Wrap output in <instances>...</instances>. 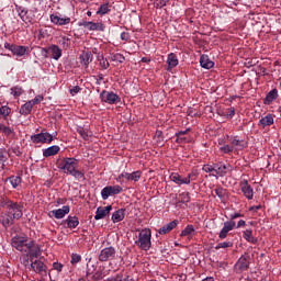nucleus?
Here are the masks:
<instances>
[{"label": "nucleus", "instance_id": "nucleus-1", "mask_svg": "<svg viewBox=\"0 0 281 281\" xmlns=\"http://www.w3.org/2000/svg\"><path fill=\"white\" fill-rule=\"evenodd\" d=\"M77 167L78 159L76 158H65L59 164V168L65 172V175H71L75 179H85V173L80 170H76Z\"/></svg>", "mask_w": 281, "mask_h": 281}, {"label": "nucleus", "instance_id": "nucleus-2", "mask_svg": "<svg viewBox=\"0 0 281 281\" xmlns=\"http://www.w3.org/2000/svg\"><path fill=\"white\" fill-rule=\"evenodd\" d=\"M153 236V233L150 232V229L145 228L142 229L138 234V240L135 241V245H137V247H139V249H143V251H148V249H150V238Z\"/></svg>", "mask_w": 281, "mask_h": 281}, {"label": "nucleus", "instance_id": "nucleus-3", "mask_svg": "<svg viewBox=\"0 0 281 281\" xmlns=\"http://www.w3.org/2000/svg\"><path fill=\"white\" fill-rule=\"evenodd\" d=\"M29 271H34V273L42 276V278H47V265H45L41 258L31 259V268Z\"/></svg>", "mask_w": 281, "mask_h": 281}, {"label": "nucleus", "instance_id": "nucleus-4", "mask_svg": "<svg viewBox=\"0 0 281 281\" xmlns=\"http://www.w3.org/2000/svg\"><path fill=\"white\" fill-rule=\"evenodd\" d=\"M251 258L249 255L241 256L234 266L235 273H243L249 269Z\"/></svg>", "mask_w": 281, "mask_h": 281}, {"label": "nucleus", "instance_id": "nucleus-5", "mask_svg": "<svg viewBox=\"0 0 281 281\" xmlns=\"http://www.w3.org/2000/svg\"><path fill=\"white\" fill-rule=\"evenodd\" d=\"M33 144H52L54 136L47 132L40 133L31 136Z\"/></svg>", "mask_w": 281, "mask_h": 281}, {"label": "nucleus", "instance_id": "nucleus-6", "mask_svg": "<svg viewBox=\"0 0 281 281\" xmlns=\"http://www.w3.org/2000/svg\"><path fill=\"white\" fill-rule=\"evenodd\" d=\"M7 213L13 218L19 221L23 216V205L13 202L9 207L7 209Z\"/></svg>", "mask_w": 281, "mask_h": 281}, {"label": "nucleus", "instance_id": "nucleus-7", "mask_svg": "<svg viewBox=\"0 0 281 281\" xmlns=\"http://www.w3.org/2000/svg\"><path fill=\"white\" fill-rule=\"evenodd\" d=\"M115 248L113 246L103 248L99 254L100 262H109V260H113L115 258Z\"/></svg>", "mask_w": 281, "mask_h": 281}, {"label": "nucleus", "instance_id": "nucleus-8", "mask_svg": "<svg viewBox=\"0 0 281 281\" xmlns=\"http://www.w3.org/2000/svg\"><path fill=\"white\" fill-rule=\"evenodd\" d=\"M12 247L18 249V251L27 252V247H31L30 241L23 239V237H13L11 241Z\"/></svg>", "mask_w": 281, "mask_h": 281}, {"label": "nucleus", "instance_id": "nucleus-9", "mask_svg": "<svg viewBox=\"0 0 281 281\" xmlns=\"http://www.w3.org/2000/svg\"><path fill=\"white\" fill-rule=\"evenodd\" d=\"M29 245L31 246H26V251H27V255L31 257V260H38V257L42 254L41 247L34 244L33 240H30Z\"/></svg>", "mask_w": 281, "mask_h": 281}, {"label": "nucleus", "instance_id": "nucleus-10", "mask_svg": "<svg viewBox=\"0 0 281 281\" xmlns=\"http://www.w3.org/2000/svg\"><path fill=\"white\" fill-rule=\"evenodd\" d=\"M100 98L102 102H106V104H117V102H120V95L114 92L102 91Z\"/></svg>", "mask_w": 281, "mask_h": 281}, {"label": "nucleus", "instance_id": "nucleus-11", "mask_svg": "<svg viewBox=\"0 0 281 281\" xmlns=\"http://www.w3.org/2000/svg\"><path fill=\"white\" fill-rule=\"evenodd\" d=\"M112 210H113V206L111 205H108L105 207L99 206L97 209L95 216H94L95 221H100L104 218L105 216H108V214H111Z\"/></svg>", "mask_w": 281, "mask_h": 281}, {"label": "nucleus", "instance_id": "nucleus-12", "mask_svg": "<svg viewBox=\"0 0 281 281\" xmlns=\"http://www.w3.org/2000/svg\"><path fill=\"white\" fill-rule=\"evenodd\" d=\"M227 172H232V166L231 165H222L218 167V165H215V173H212V177H225Z\"/></svg>", "mask_w": 281, "mask_h": 281}, {"label": "nucleus", "instance_id": "nucleus-13", "mask_svg": "<svg viewBox=\"0 0 281 281\" xmlns=\"http://www.w3.org/2000/svg\"><path fill=\"white\" fill-rule=\"evenodd\" d=\"M16 12L24 23H32V16L25 8L16 5Z\"/></svg>", "mask_w": 281, "mask_h": 281}, {"label": "nucleus", "instance_id": "nucleus-14", "mask_svg": "<svg viewBox=\"0 0 281 281\" xmlns=\"http://www.w3.org/2000/svg\"><path fill=\"white\" fill-rule=\"evenodd\" d=\"M177 225H179V221H172L166 225H164L161 228H159L158 234H170V232H172V229H175V227H177Z\"/></svg>", "mask_w": 281, "mask_h": 281}, {"label": "nucleus", "instance_id": "nucleus-15", "mask_svg": "<svg viewBox=\"0 0 281 281\" xmlns=\"http://www.w3.org/2000/svg\"><path fill=\"white\" fill-rule=\"evenodd\" d=\"M170 180L173 181V183H178V186H189L190 179L189 178H182L179 173H171Z\"/></svg>", "mask_w": 281, "mask_h": 281}, {"label": "nucleus", "instance_id": "nucleus-16", "mask_svg": "<svg viewBox=\"0 0 281 281\" xmlns=\"http://www.w3.org/2000/svg\"><path fill=\"white\" fill-rule=\"evenodd\" d=\"M65 225H67V227L69 229H76V227L78 225H80V221H78L77 216H71L69 215L65 221H64Z\"/></svg>", "mask_w": 281, "mask_h": 281}, {"label": "nucleus", "instance_id": "nucleus-17", "mask_svg": "<svg viewBox=\"0 0 281 281\" xmlns=\"http://www.w3.org/2000/svg\"><path fill=\"white\" fill-rule=\"evenodd\" d=\"M200 65L203 67V69H212V67H214V61L210 59V56L202 55L200 57Z\"/></svg>", "mask_w": 281, "mask_h": 281}, {"label": "nucleus", "instance_id": "nucleus-18", "mask_svg": "<svg viewBox=\"0 0 281 281\" xmlns=\"http://www.w3.org/2000/svg\"><path fill=\"white\" fill-rule=\"evenodd\" d=\"M241 191L246 199L251 200L254 199V189L251 186H249V182L245 181L244 184L241 186Z\"/></svg>", "mask_w": 281, "mask_h": 281}, {"label": "nucleus", "instance_id": "nucleus-19", "mask_svg": "<svg viewBox=\"0 0 281 281\" xmlns=\"http://www.w3.org/2000/svg\"><path fill=\"white\" fill-rule=\"evenodd\" d=\"M60 153V147L58 145H53L43 150L44 157H54V155H58Z\"/></svg>", "mask_w": 281, "mask_h": 281}, {"label": "nucleus", "instance_id": "nucleus-20", "mask_svg": "<svg viewBox=\"0 0 281 281\" xmlns=\"http://www.w3.org/2000/svg\"><path fill=\"white\" fill-rule=\"evenodd\" d=\"M69 205H65L61 209L52 211V214H54L55 218H65L66 214H69Z\"/></svg>", "mask_w": 281, "mask_h": 281}, {"label": "nucleus", "instance_id": "nucleus-21", "mask_svg": "<svg viewBox=\"0 0 281 281\" xmlns=\"http://www.w3.org/2000/svg\"><path fill=\"white\" fill-rule=\"evenodd\" d=\"M79 59H80L81 65H83L85 67H89V63H91V60H93V55L91 53L83 52L80 55Z\"/></svg>", "mask_w": 281, "mask_h": 281}, {"label": "nucleus", "instance_id": "nucleus-22", "mask_svg": "<svg viewBox=\"0 0 281 281\" xmlns=\"http://www.w3.org/2000/svg\"><path fill=\"white\" fill-rule=\"evenodd\" d=\"M167 65L168 69H175V67L179 65V59H177V55H175V53L168 55Z\"/></svg>", "mask_w": 281, "mask_h": 281}, {"label": "nucleus", "instance_id": "nucleus-23", "mask_svg": "<svg viewBox=\"0 0 281 281\" xmlns=\"http://www.w3.org/2000/svg\"><path fill=\"white\" fill-rule=\"evenodd\" d=\"M20 262L21 265L24 266V268L30 271L31 267H32V257L30 255H22L20 257Z\"/></svg>", "mask_w": 281, "mask_h": 281}, {"label": "nucleus", "instance_id": "nucleus-24", "mask_svg": "<svg viewBox=\"0 0 281 281\" xmlns=\"http://www.w3.org/2000/svg\"><path fill=\"white\" fill-rule=\"evenodd\" d=\"M48 52H50L52 57L54 58V60H58V58H60V56H63V50L57 45H52L48 48Z\"/></svg>", "mask_w": 281, "mask_h": 281}, {"label": "nucleus", "instance_id": "nucleus-25", "mask_svg": "<svg viewBox=\"0 0 281 281\" xmlns=\"http://www.w3.org/2000/svg\"><path fill=\"white\" fill-rule=\"evenodd\" d=\"M126 210L125 209H121L117 210L116 212H114L112 214V221L113 223H120L121 221H124V214H125Z\"/></svg>", "mask_w": 281, "mask_h": 281}, {"label": "nucleus", "instance_id": "nucleus-26", "mask_svg": "<svg viewBox=\"0 0 281 281\" xmlns=\"http://www.w3.org/2000/svg\"><path fill=\"white\" fill-rule=\"evenodd\" d=\"M244 238L252 245H256L258 243V238L254 237V231L251 229L244 231Z\"/></svg>", "mask_w": 281, "mask_h": 281}, {"label": "nucleus", "instance_id": "nucleus-27", "mask_svg": "<svg viewBox=\"0 0 281 281\" xmlns=\"http://www.w3.org/2000/svg\"><path fill=\"white\" fill-rule=\"evenodd\" d=\"M27 46H19L15 45L13 46V50L12 54L13 56H25V54L27 53Z\"/></svg>", "mask_w": 281, "mask_h": 281}, {"label": "nucleus", "instance_id": "nucleus-28", "mask_svg": "<svg viewBox=\"0 0 281 281\" xmlns=\"http://www.w3.org/2000/svg\"><path fill=\"white\" fill-rule=\"evenodd\" d=\"M278 99V89H272L265 99V104H271V102H273V100Z\"/></svg>", "mask_w": 281, "mask_h": 281}, {"label": "nucleus", "instance_id": "nucleus-29", "mask_svg": "<svg viewBox=\"0 0 281 281\" xmlns=\"http://www.w3.org/2000/svg\"><path fill=\"white\" fill-rule=\"evenodd\" d=\"M2 225L3 227H10V225H14V220L11 217V215L8 213V211L5 212L4 215H2Z\"/></svg>", "mask_w": 281, "mask_h": 281}, {"label": "nucleus", "instance_id": "nucleus-30", "mask_svg": "<svg viewBox=\"0 0 281 281\" xmlns=\"http://www.w3.org/2000/svg\"><path fill=\"white\" fill-rule=\"evenodd\" d=\"M273 124V115L268 114L259 121V126H271Z\"/></svg>", "mask_w": 281, "mask_h": 281}, {"label": "nucleus", "instance_id": "nucleus-31", "mask_svg": "<svg viewBox=\"0 0 281 281\" xmlns=\"http://www.w3.org/2000/svg\"><path fill=\"white\" fill-rule=\"evenodd\" d=\"M88 30H90L91 32H104V24L98 22H90V25L88 27Z\"/></svg>", "mask_w": 281, "mask_h": 281}, {"label": "nucleus", "instance_id": "nucleus-32", "mask_svg": "<svg viewBox=\"0 0 281 281\" xmlns=\"http://www.w3.org/2000/svg\"><path fill=\"white\" fill-rule=\"evenodd\" d=\"M32 103H30V101H27L25 104H23L21 108H20V114L21 115H30V113H32Z\"/></svg>", "mask_w": 281, "mask_h": 281}, {"label": "nucleus", "instance_id": "nucleus-33", "mask_svg": "<svg viewBox=\"0 0 281 281\" xmlns=\"http://www.w3.org/2000/svg\"><path fill=\"white\" fill-rule=\"evenodd\" d=\"M13 202L5 196V194L0 195V207H7V210L10 207V205Z\"/></svg>", "mask_w": 281, "mask_h": 281}, {"label": "nucleus", "instance_id": "nucleus-34", "mask_svg": "<svg viewBox=\"0 0 281 281\" xmlns=\"http://www.w3.org/2000/svg\"><path fill=\"white\" fill-rule=\"evenodd\" d=\"M214 192L218 199H225V195L227 194V190L224 189L223 187H216L214 189Z\"/></svg>", "mask_w": 281, "mask_h": 281}, {"label": "nucleus", "instance_id": "nucleus-35", "mask_svg": "<svg viewBox=\"0 0 281 281\" xmlns=\"http://www.w3.org/2000/svg\"><path fill=\"white\" fill-rule=\"evenodd\" d=\"M109 12H111V9H109V3H104L100 5L97 14H101V16H104V14H109Z\"/></svg>", "mask_w": 281, "mask_h": 281}, {"label": "nucleus", "instance_id": "nucleus-36", "mask_svg": "<svg viewBox=\"0 0 281 281\" xmlns=\"http://www.w3.org/2000/svg\"><path fill=\"white\" fill-rule=\"evenodd\" d=\"M9 181H10L12 188H19V186L21 183V177L11 176V177H9Z\"/></svg>", "mask_w": 281, "mask_h": 281}, {"label": "nucleus", "instance_id": "nucleus-37", "mask_svg": "<svg viewBox=\"0 0 281 281\" xmlns=\"http://www.w3.org/2000/svg\"><path fill=\"white\" fill-rule=\"evenodd\" d=\"M77 133H79L82 139H89V137L91 136V132H89V130H85V127H79L77 130Z\"/></svg>", "mask_w": 281, "mask_h": 281}, {"label": "nucleus", "instance_id": "nucleus-38", "mask_svg": "<svg viewBox=\"0 0 281 281\" xmlns=\"http://www.w3.org/2000/svg\"><path fill=\"white\" fill-rule=\"evenodd\" d=\"M194 234V226L193 225H188L180 234V236H192Z\"/></svg>", "mask_w": 281, "mask_h": 281}, {"label": "nucleus", "instance_id": "nucleus-39", "mask_svg": "<svg viewBox=\"0 0 281 281\" xmlns=\"http://www.w3.org/2000/svg\"><path fill=\"white\" fill-rule=\"evenodd\" d=\"M179 203H190V192L181 193L180 200L177 202V204L179 205Z\"/></svg>", "mask_w": 281, "mask_h": 281}, {"label": "nucleus", "instance_id": "nucleus-40", "mask_svg": "<svg viewBox=\"0 0 281 281\" xmlns=\"http://www.w3.org/2000/svg\"><path fill=\"white\" fill-rule=\"evenodd\" d=\"M101 196H102L103 201H106V199H109L110 196H112V195H111V186L105 187V188L102 189V191H101Z\"/></svg>", "mask_w": 281, "mask_h": 281}, {"label": "nucleus", "instance_id": "nucleus-41", "mask_svg": "<svg viewBox=\"0 0 281 281\" xmlns=\"http://www.w3.org/2000/svg\"><path fill=\"white\" fill-rule=\"evenodd\" d=\"M139 179H142V171L140 170H137V171H134L132 173H130V181H139Z\"/></svg>", "mask_w": 281, "mask_h": 281}, {"label": "nucleus", "instance_id": "nucleus-42", "mask_svg": "<svg viewBox=\"0 0 281 281\" xmlns=\"http://www.w3.org/2000/svg\"><path fill=\"white\" fill-rule=\"evenodd\" d=\"M227 247H234L232 241H223L215 246V249H227Z\"/></svg>", "mask_w": 281, "mask_h": 281}, {"label": "nucleus", "instance_id": "nucleus-43", "mask_svg": "<svg viewBox=\"0 0 281 281\" xmlns=\"http://www.w3.org/2000/svg\"><path fill=\"white\" fill-rule=\"evenodd\" d=\"M234 227H236V222H234V220H231L228 222L224 223V229L232 232V229H234Z\"/></svg>", "mask_w": 281, "mask_h": 281}, {"label": "nucleus", "instance_id": "nucleus-44", "mask_svg": "<svg viewBox=\"0 0 281 281\" xmlns=\"http://www.w3.org/2000/svg\"><path fill=\"white\" fill-rule=\"evenodd\" d=\"M11 112L12 110L8 108V105H3L0 108V115H3V117H8V115H10Z\"/></svg>", "mask_w": 281, "mask_h": 281}, {"label": "nucleus", "instance_id": "nucleus-45", "mask_svg": "<svg viewBox=\"0 0 281 281\" xmlns=\"http://www.w3.org/2000/svg\"><path fill=\"white\" fill-rule=\"evenodd\" d=\"M113 63H124L125 57L122 54H115L112 57Z\"/></svg>", "mask_w": 281, "mask_h": 281}, {"label": "nucleus", "instance_id": "nucleus-46", "mask_svg": "<svg viewBox=\"0 0 281 281\" xmlns=\"http://www.w3.org/2000/svg\"><path fill=\"white\" fill-rule=\"evenodd\" d=\"M122 192V187L120 186H111L110 193L112 196H115V194H120Z\"/></svg>", "mask_w": 281, "mask_h": 281}, {"label": "nucleus", "instance_id": "nucleus-47", "mask_svg": "<svg viewBox=\"0 0 281 281\" xmlns=\"http://www.w3.org/2000/svg\"><path fill=\"white\" fill-rule=\"evenodd\" d=\"M202 170L204 172H213V175H216V165L212 167L211 165H204Z\"/></svg>", "mask_w": 281, "mask_h": 281}, {"label": "nucleus", "instance_id": "nucleus-48", "mask_svg": "<svg viewBox=\"0 0 281 281\" xmlns=\"http://www.w3.org/2000/svg\"><path fill=\"white\" fill-rule=\"evenodd\" d=\"M11 93L14 95V98H19L23 93V89L14 87L11 89Z\"/></svg>", "mask_w": 281, "mask_h": 281}, {"label": "nucleus", "instance_id": "nucleus-49", "mask_svg": "<svg viewBox=\"0 0 281 281\" xmlns=\"http://www.w3.org/2000/svg\"><path fill=\"white\" fill-rule=\"evenodd\" d=\"M0 133H4V135H11L12 130L0 123Z\"/></svg>", "mask_w": 281, "mask_h": 281}, {"label": "nucleus", "instance_id": "nucleus-50", "mask_svg": "<svg viewBox=\"0 0 281 281\" xmlns=\"http://www.w3.org/2000/svg\"><path fill=\"white\" fill-rule=\"evenodd\" d=\"M82 260V257L78 254H72L71 255V265H78Z\"/></svg>", "mask_w": 281, "mask_h": 281}, {"label": "nucleus", "instance_id": "nucleus-51", "mask_svg": "<svg viewBox=\"0 0 281 281\" xmlns=\"http://www.w3.org/2000/svg\"><path fill=\"white\" fill-rule=\"evenodd\" d=\"M122 179H126L127 181H130V180H131V173H128V172H123V173H121V175L117 177L116 181L122 182Z\"/></svg>", "mask_w": 281, "mask_h": 281}, {"label": "nucleus", "instance_id": "nucleus-52", "mask_svg": "<svg viewBox=\"0 0 281 281\" xmlns=\"http://www.w3.org/2000/svg\"><path fill=\"white\" fill-rule=\"evenodd\" d=\"M232 146L234 147V146H237V147H239V148H245V142H243V140H238V139H233V142H232Z\"/></svg>", "mask_w": 281, "mask_h": 281}, {"label": "nucleus", "instance_id": "nucleus-53", "mask_svg": "<svg viewBox=\"0 0 281 281\" xmlns=\"http://www.w3.org/2000/svg\"><path fill=\"white\" fill-rule=\"evenodd\" d=\"M43 100V97L37 95L35 97L33 100L29 101V103H31V106H34L36 104H40V102Z\"/></svg>", "mask_w": 281, "mask_h": 281}, {"label": "nucleus", "instance_id": "nucleus-54", "mask_svg": "<svg viewBox=\"0 0 281 281\" xmlns=\"http://www.w3.org/2000/svg\"><path fill=\"white\" fill-rule=\"evenodd\" d=\"M71 18H59V25H69Z\"/></svg>", "mask_w": 281, "mask_h": 281}, {"label": "nucleus", "instance_id": "nucleus-55", "mask_svg": "<svg viewBox=\"0 0 281 281\" xmlns=\"http://www.w3.org/2000/svg\"><path fill=\"white\" fill-rule=\"evenodd\" d=\"M50 21H52V23H54L55 25H59V23H60V16L55 15V14H50Z\"/></svg>", "mask_w": 281, "mask_h": 281}, {"label": "nucleus", "instance_id": "nucleus-56", "mask_svg": "<svg viewBox=\"0 0 281 281\" xmlns=\"http://www.w3.org/2000/svg\"><path fill=\"white\" fill-rule=\"evenodd\" d=\"M221 150L225 154L233 153L234 151V146L225 145L224 147H221Z\"/></svg>", "mask_w": 281, "mask_h": 281}, {"label": "nucleus", "instance_id": "nucleus-57", "mask_svg": "<svg viewBox=\"0 0 281 281\" xmlns=\"http://www.w3.org/2000/svg\"><path fill=\"white\" fill-rule=\"evenodd\" d=\"M176 137H177V139H176L177 144H186V143H188V138L184 137V136L176 135Z\"/></svg>", "mask_w": 281, "mask_h": 281}, {"label": "nucleus", "instance_id": "nucleus-58", "mask_svg": "<svg viewBox=\"0 0 281 281\" xmlns=\"http://www.w3.org/2000/svg\"><path fill=\"white\" fill-rule=\"evenodd\" d=\"M53 269H55V271H58V273H60V271H63V263L54 262L53 263Z\"/></svg>", "mask_w": 281, "mask_h": 281}, {"label": "nucleus", "instance_id": "nucleus-59", "mask_svg": "<svg viewBox=\"0 0 281 281\" xmlns=\"http://www.w3.org/2000/svg\"><path fill=\"white\" fill-rule=\"evenodd\" d=\"M100 67H102V69H109L110 64L108 59H103L102 61H99Z\"/></svg>", "mask_w": 281, "mask_h": 281}, {"label": "nucleus", "instance_id": "nucleus-60", "mask_svg": "<svg viewBox=\"0 0 281 281\" xmlns=\"http://www.w3.org/2000/svg\"><path fill=\"white\" fill-rule=\"evenodd\" d=\"M227 234H229V232L226 231L225 228H222V231L218 234V238L221 239L227 238Z\"/></svg>", "mask_w": 281, "mask_h": 281}, {"label": "nucleus", "instance_id": "nucleus-61", "mask_svg": "<svg viewBox=\"0 0 281 281\" xmlns=\"http://www.w3.org/2000/svg\"><path fill=\"white\" fill-rule=\"evenodd\" d=\"M168 1H170V0H159V2L156 3V8H159V9L165 8V5L168 3Z\"/></svg>", "mask_w": 281, "mask_h": 281}, {"label": "nucleus", "instance_id": "nucleus-62", "mask_svg": "<svg viewBox=\"0 0 281 281\" xmlns=\"http://www.w3.org/2000/svg\"><path fill=\"white\" fill-rule=\"evenodd\" d=\"M226 115H227V117L235 116L236 115V110L234 108L228 109Z\"/></svg>", "mask_w": 281, "mask_h": 281}, {"label": "nucleus", "instance_id": "nucleus-63", "mask_svg": "<svg viewBox=\"0 0 281 281\" xmlns=\"http://www.w3.org/2000/svg\"><path fill=\"white\" fill-rule=\"evenodd\" d=\"M120 280L121 281H135V279H133L131 276H122L120 274Z\"/></svg>", "mask_w": 281, "mask_h": 281}, {"label": "nucleus", "instance_id": "nucleus-64", "mask_svg": "<svg viewBox=\"0 0 281 281\" xmlns=\"http://www.w3.org/2000/svg\"><path fill=\"white\" fill-rule=\"evenodd\" d=\"M104 281H121L120 274H116L115 277L108 278Z\"/></svg>", "mask_w": 281, "mask_h": 281}]
</instances>
